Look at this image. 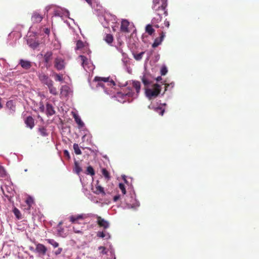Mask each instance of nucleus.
<instances>
[{
    "instance_id": "24",
    "label": "nucleus",
    "mask_w": 259,
    "mask_h": 259,
    "mask_svg": "<svg viewBox=\"0 0 259 259\" xmlns=\"http://www.w3.org/2000/svg\"><path fill=\"white\" fill-rule=\"evenodd\" d=\"M73 117L75 119V122L80 126H82L83 125V122L81 120L80 118L76 114H74Z\"/></svg>"
},
{
    "instance_id": "19",
    "label": "nucleus",
    "mask_w": 259,
    "mask_h": 259,
    "mask_svg": "<svg viewBox=\"0 0 259 259\" xmlns=\"http://www.w3.org/2000/svg\"><path fill=\"white\" fill-rule=\"evenodd\" d=\"M132 84L133 88H134L136 90L137 93L138 94L140 92L141 89L140 82L138 81H133Z\"/></svg>"
},
{
    "instance_id": "53",
    "label": "nucleus",
    "mask_w": 259,
    "mask_h": 259,
    "mask_svg": "<svg viewBox=\"0 0 259 259\" xmlns=\"http://www.w3.org/2000/svg\"><path fill=\"white\" fill-rule=\"evenodd\" d=\"M161 79L162 78H161V76H158V77H157L156 80H157V81H159V80H161Z\"/></svg>"
},
{
    "instance_id": "6",
    "label": "nucleus",
    "mask_w": 259,
    "mask_h": 259,
    "mask_svg": "<svg viewBox=\"0 0 259 259\" xmlns=\"http://www.w3.org/2000/svg\"><path fill=\"white\" fill-rule=\"evenodd\" d=\"M38 77L40 81L46 85H48L49 83L53 82V80L49 78V76L44 72L39 73Z\"/></svg>"
},
{
    "instance_id": "61",
    "label": "nucleus",
    "mask_w": 259,
    "mask_h": 259,
    "mask_svg": "<svg viewBox=\"0 0 259 259\" xmlns=\"http://www.w3.org/2000/svg\"><path fill=\"white\" fill-rule=\"evenodd\" d=\"M61 224H62V223H61V222H60V223H59V225H61Z\"/></svg>"
},
{
    "instance_id": "57",
    "label": "nucleus",
    "mask_w": 259,
    "mask_h": 259,
    "mask_svg": "<svg viewBox=\"0 0 259 259\" xmlns=\"http://www.w3.org/2000/svg\"><path fill=\"white\" fill-rule=\"evenodd\" d=\"M66 21L67 23L69 25H70V22H67V20Z\"/></svg>"
},
{
    "instance_id": "21",
    "label": "nucleus",
    "mask_w": 259,
    "mask_h": 259,
    "mask_svg": "<svg viewBox=\"0 0 259 259\" xmlns=\"http://www.w3.org/2000/svg\"><path fill=\"white\" fill-rule=\"evenodd\" d=\"M145 30L146 32L150 35H151L155 31V30L153 28L152 26L150 24H148L146 26Z\"/></svg>"
},
{
    "instance_id": "56",
    "label": "nucleus",
    "mask_w": 259,
    "mask_h": 259,
    "mask_svg": "<svg viewBox=\"0 0 259 259\" xmlns=\"http://www.w3.org/2000/svg\"><path fill=\"white\" fill-rule=\"evenodd\" d=\"M168 86H169L168 84H167V85L165 86V91L167 90V88Z\"/></svg>"
},
{
    "instance_id": "30",
    "label": "nucleus",
    "mask_w": 259,
    "mask_h": 259,
    "mask_svg": "<svg viewBox=\"0 0 259 259\" xmlns=\"http://www.w3.org/2000/svg\"><path fill=\"white\" fill-rule=\"evenodd\" d=\"M102 174L107 180H109L110 178L109 172L105 168H103L102 169Z\"/></svg>"
},
{
    "instance_id": "29",
    "label": "nucleus",
    "mask_w": 259,
    "mask_h": 259,
    "mask_svg": "<svg viewBox=\"0 0 259 259\" xmlns=\"http://www.w3.org/2000/svg\"><path fill=\"white\" fill-rule=\"evenodd\" d=\"M13 211L17 219H20L21 218L20 211H19V210L18 208H17L16 207H15L13 209Z\"/></svg>"
},
{
    "instance_id": "38",
    "label": "nucleus",
    "mask_w": 259,
    "mask_h": 259,
    "mask_svg": "<svg viewBox=\"0 0 259 259\" xmlns=\"http://www.w3.org/2000/svg\"><path fill=\"white\" fill-rule=\"evenodd\" d=\"M99 250H101V253L103 255L106 254L107 253V251H106V248L104 246H99L98 247Z\"/></svg>"
},
{
    "instance_id": "48",
    "label": "nucleus",
    "mask_w": 259,
    "mask_h": 259,
    "mask_svg": "<svg viewBox=\"0 0 259 259\" xmlns=\"http://www.w3.org/2000/svg\"><path fill=\"white\" fill-rule=\"evenodd\" d=\"M120 198V195H116L114 197H113V201L114 202H116L118 200H119Z\"/></svg>"
},
{
    "instance_id": "13",
    "label": "nucleus",
    "mask_w": 259,
    "mask_h": 259,
    "mask_svg": "<svg viewBox=\"0 0 259 259\" xmlns=\"http://www.w3.org/2000/svg\"><path fill=\"white\" fill-rule=\"evenodd\" d=\"M19 64L21 67L25 69H29L31 67V63L29 61L21 59L19 62Z\"/></svg>"
},
{
    "instance_id": "15",
    "label": "nucleus",
    "mask_w": 259,
    "mask_h": 259,
    "mask_svg": "<svg viewBox=\"0 0 259 259\" xmlns=\"http://www.w3.org/2000/svg\"><path fill=\"white\" fill-rule=\"evenodd\" d=\"M25 123L27 126L32 129L34 126V119L30 116H28L25 120Z\"/></svg>"
},
{
    "instance_id": "7",
    "label": "nucleus",
    "mask_w": 259,
    "mask_h": 259,
    "mask_svg": "<svg viewBox=\"0 0 259 259\" xmlns=\"http://www.w3.org/2000/svg\"><path fill=\"white\" fill-rule=\"evenodd\" d=\"M44 59L46 63V67L49 68L51 66V61L53 59V53L51 51L47 52L44 56Z\"/></svg>"
},
{
    "instance_id": "1",
    "label": "nucleus",
    "mask_w": 259,
    "mask_h": 259,
    "mask_svg": "<svg viewBox=\"0 0 259 259\" xmlns=\"http://www.w3.org/2000/svg\"><path fill=\"white\" fill-rule=\"evenodd\" d=\"M167 6V0H153L152 8L156 14L159 16H167L168 13L166 10Z\"/></svg>"
},
{
    "instance_id": "58",
    "label": "nucleus",
    "mask_w": 259,
    "mask_h": 259,
    "mask_svg": "<svg viewBox=\"0 0 259 259\" xmlns=\"http://www.w3.org/2000/svg\"><path fill=\"white\" fill-rule=\"evenodd\" d=\"M38 18H40L39 21H41V19L42 18V17H38Z\"/></svg>"
},
{
    "instance_id": "47",
    "label": "nucleus",
    "mask_w": 259,
    "mask_h": 259,
    "mask_svg": "<svg viewBox=\"0 0 259 259\" xmlns=\"http://www.w3.org/2000/svg\"><path fill=\"white\" fill-rule=\"evenodd\" d=\"M0 174L2 175V176H3V175H5V169L4 168H3V167L0 166Z\"/></svg>"
},
{
    "instance_id": "2",
    "label": "nucleus",
    "mask_w": 259,
    "mask_h": 259,
    "mask_svg": "<svg viewBox=\"0 0 259 259\" xmlns=\"http://www.w3.org/2000/svg\"><path fill=\"white\" fill-rule=\"evenodd\" d=\"M46 10L47 12H50V14H53L54 16H69L70 14L68 10L54 6L47 7Z\"/></svg>"
},
{
    "instance_id": "27",
    "label": "nucleus",
    "mask_w": 259,
    "mask_h": 259,
    "mask_svg": "<svg viewBox=\"0 0 259 259\" xmlns=\"http://www.w3.org/2000/svg\"><path fill=\"white\" fill-rule=\"evenodd\" d=\"M25 203L29 205V207H31L34 204V200L31 197L28 196L25 200Z\"/></svg>"
},
{
    "instance_id": "49",
    "label": "nucleus",
    "mask_w": 259,
    "mask_h": 259,
    "mask_svg": "<svg viewBox=\"0 0 259 259\" xmlns=\"http://www.w3.org/2000/svg\"><path fill=\"white\" fill-rule=\"evenodd\" d=\"M44 110H45V107L42 104H41V106L39 107V111L41 112H44Z\"/></svg>"
},
{
    "instance_id": "14",
    "label": "nucleus",
    "mask_w": 259,
    "mask_h": 259,
    "mask_svg": "<svg viewBox=\"0 0 259 259\" xmlns=\"http://www.w3.org/2000/svg\"><path fill=\"white\" fill-rule=\"evenodd\" d=\"M97 182V184H98ZM93 192L97 195L102 194V195H105V192L104 190V188L100 185L97 184L96 186V190L93 191Z\"/></svg>"
},
{
    "instance_id": "41",
    "label": "nucleus",
    "mask_w": 259,
    "mask_h": 259,
    "mask_svg": "<svg viewBox=\"0 0 259 259\" xmlns=\"http://www.w3.org/2000/svg\"><path fill=\"white\" fill-rule=\"evenodd\" d=\"M134 93L132 91H128L127 93L124 94L125 96H127L128 97H133L134 96ZM123 95V94H122Z\"/></svg>"
},
{
    "instance_id": "8",
    "label": "nucleus",
    "mask_w": 259,
    "mask_h": 259,
    "mask_svg": "<svg viewBox=\"0 0 259 259\" xmlns=\"http://www.w3.org/2000/svg\"><path fill=\"white\" fill-rule=\"evenodd\" d=\"M88 215L85 214H77L76 215H71L70 217V221L72 223H78L79 220H83L87 218Z\"/></svg>"
},
{
    "instance_id": "60",
    "label": "nucleus",
    "mask_w": 259,
    "mask_h": 259,
    "mask_svg": "<svg viewBox=\"0 0 259 259\" xmlns=\"http://www.w3.org/2000/svg\"><path fill=\"white\" fill-rule=\"evenodd\" d=\"M163 105H164V106H165V105H166V104H165V103H164Z\"/></svg>"
},
{
    "instance_id": "17",
    "label": "nucleus",
    "mask_w": 259,
    "mask_h": 259,
    "mask_svg": "<svg viewBox=\"0 0 259 259\" xmlns=\"http://www.w3.org/2000/svg\"><path fill=\"white\" fill-rule=\"evenodd\" d=\"M46 112L48 115L52 116L55 113V111L54 109V107L51 104L47 103L46 104Z\"/></svg>"
},
{
    "instance_id": "32",
    "label": "nucleus",
    "mask_w": 259,
    "mask_h": 259,
    "mask_svg": "<svg viewBox=\"0 0 259 259\" xmlns=\"http://www.w3.org/2000/svg\"><path fill=\"white\" fill-rule=\"evenodd\" d=\"M144 53H145L144 52H142L139 54H134V58L136 60L139 61L142 59Z\"/></svg>"
},
{
    "instance_id": "50",
    "label": "nucleus",
    "mask_w": 259,
    "mask_h": 259,
    "mask_svg": "<svg viewBox=\"0 0 259 259\" xmlns=\"http://www.w3.org/2000/svg\"><path fill=\"white\" fill-rule=\"evenodd\" d=\"M30 208H31V207H29V205H27L26 206V207H25V208H24V209H25V210H28V211H29V210H30Z\"/></svg>"
},
{
    "instance_id": "37",
    "label": "nucleus",
    "mask_w": 259,
    "mask_h": 259,
    "mask_svg": "<svg viewBox=\"0 0 259 259\" xmlns=\"http://www.w3.org/2000/svg\"><path fill=\"white\" fill-rule=\"evenodd\" d=\"M6 105L8 107L10 108L12 110H14L15 106H13V101H9L7 102Z\"/></svg>"
},
{
    "instance_id": "42",
    "label": "nucleus",
    "mask_w": 259,
    "mask_h": 259,
    "mask_svg": "<svg viewBox=\"0 0 259 259\" xmlns=\"http://www.w3.org/2000/svg\"><path fill=\"white\" fill-rule=\"evenodd\" d=\"M56 80L59 81H62L63 80L62 75H60L59 74H56Z\"/></svg>"
},
{
    "instance_id": "33",
    "label": "nucleus",
    "mask_w": 259,
    "mask_h": 259,
    "mask_svg": "<svg viewBox=\"0 0 259 259\" xmlns=\"http://www.w3.org/2000/svg\"><path fill=\"white\" fill-rule=\"evenodd\" d=\"M82 170V169L81 167L79 165V164L77 163V162H75V167H74V171L75 172L79 174Z\"/></svg>"
},
{
    "instance_id": "20",
    "label": "nucleus",
    "mask_w": 259,
    "mask_h": 259,
    "mask_svg": "<svg viewBox=\"0 0 259 259\" xmlns=\"http://www.w3.org/2000/svg\"><path fill=\"white\" fill-rule=\"evenodd\" d=\"M38 132L39 133L40 135L42 137H47L48 136V133L47 132V129L43 126L40 127L38 128Z\"/></svg>"
},
{
    "instance_id": "35",
    "label": "nucleus",
    "mask_w": 259,
    "mask_h": 259,
    "mask_svg": "<svg viewBox=\"0 0 259 259\" xmlns=\"http://www.w3.org/2000/svg\"><path fill=\"white\" fill-rule=\"evenodd\" d=\"M109 80V78L108 77H101L96 76L94 78L95 81H103L104 82H107Z\"/></svg>"
},
{
    "instance_id": "40",
    "label": "nucleus",
    "mask_w": 259,
    "mask_h": 259,
    "mask_svg": "<svg viewBox=\"0 0 259 259\" xmlns=\"http://www.w3.org/2000/svg\"><path fill=\"white\" fill-rule=\"evenodd\" d=\"M97 236L98 237L104 238L105 237V234L103 232H98Z\"/></svg>"
},
{
    "instance_id": "4",
    "label": "nucleus",
    "mask_w": 259,
    "mask_h": 259,
    "mask_svg": "<svg viewBox=\"0 0 259 259\" xmlns=\"http://www.w3.org/2000/svg\"><path fill=\"white\" fill-rule=\"evenodd\" d=\"M161 87L158 84H155L152 89H147L146 94L147 96L151 99L152 97H157L160 93Z\"/></svg>"
},
{
    "instance_id": "45",
    "label": "nucleus",
    "mask_w": 259,
    "mask_h": 259,
    "mask_svg": "<svg viewBox=\"0 0 259 259\" xmlns=\"http://www.w3.org/2000/svg\"><path fill=\"white\" fill-rule=\"evenodd\" d=\"M43 31L44 32V33L45 34H46L47 35H49V34H50V29L48 28H44L43 29Z\"/></svg>"
},
{
    "instance_id": "55",
    "label": "nucleus",
    "mask_w": 259,
    "mask_h": 259,
    "mask_svg": "<svg viewBox=\"0 0 259 259\" xmlns=\"http://www.w3.org/2000/svg\"><path fill=\"white\" fill-rule=\"evenodd\" d=\"M68 18H69V19L70 21H72V22H74V20H73L72 18H71V17H68Z\"/></svg>"
},
{
    "instance_id": "16",
    "label": "nucleus",
    "mask_w": 259,
    "mask_h": 259,
    "mask_svg": "<svg viewBox=\"0 0 259 259\" xmlns=\"http://www.w3.org/2000/svg\"><path fill=\"white\" fill-rule=\"evenodd\" d=\"M78 58L80 60L81 66L84 69H85V67L89 64V62L88 58L83 55H79Z\"/></svg>"
},
{
    "instance_id": "43",
    "label": "nucleus",
    "mask_w": 259,
    "mask_h": 259,
    "mask_svg": "<svg viewBox=\"0 0 259 259\" xmlns=\"http://www.w3.org/2000/svg\"><path fill=\"white\" fill-rule=\"evenodd\" d=\"M62 251V248H58L55 251V254L56 255H58L59 254H60L61 252Z\"/></svg>"
},
{
    "instance_id": "3",
    "label": "nucleus",
    "mask_w": 259,
    "mask_h": 259,
    "mask_svg": "<svg viewBox=\"0 0 259 259\" xmlns=\"http://www.w3.org/2000/svg\"><path fill=\"white\" fill-rule=\"evenodd\" d=\"M135 28L133 23L126 19H123L121 21L120 31L123 33H127L134 30Z\"/></svg>"
},
{
    "instance_id": "12",
    "label": "nucleus",
    "mask_w": 259,
    "mask_h": 259,
    "mask_svg": "<svg viewBox=\"0 0 259 259\" xmlns=\"http://www.w3.org/2000/svg\"><path fill=\"white\" fill-rule=\"evenodd\" d=\"M164 36L165 35L164 33L161 32L160 34V36L159 37H157L155 39L154 41L152 44V47L155 48L157 47L159 45H160L164 37Z\"/></svg>"
},
{
    "instance_id": "11",
    "label": "nucleus",
    "mask_w": 259,
    "mask_h": 259,
    "mask_svg": "<svg viewBox=\"0 0 259 259\" xmlns=\"http://www.w3.org/2000/svg\"><path fill=\"white\" fill-rule=\"evenodd\" d=\"M97 224L100 227H103L104 229H107L109 227V224L107 221L105 220L104 219H102L100 216H97Z\"/></svg>"
},
{
    "instance_id": "54",
    "label": "nucleus",
    "mask_w": 259,
    "mask_h": 259,
    "mask_svg": "<svg viewBox=\"0 0 259 259\" xmlns=\"http://www.w3.org/2000/svg\"><path fill=\"white\" fill-rule=\"evenodd\" d=\"M35 16V17L39 16V14L36 12V13H35L34 14V16Z\"/></svg>"
},
{
    "instance_id": "5",
    "label": "nucleus",
    "mask_w": 259,
    "mask_h": 259,
    "mask_svg": "<svg viewBox=\"0 0 259 259\" xmlns=\"http://www.w3.org/2000/svg\"><path fill=\"white\" fill-rule=\"evenodd\" d=\"M54 66L58 70H61L64 69L65 63L64 59L57 57L54 61Z\"/></svg>"
},
{
    "instance_id": "52",
    "label": "nucleus",
    "mask_w": 259,
    "mask_h": 259,
    "mask_svg": "<svg viewBox=\"0 0 259 259\" xmlns=\"http://www.w3.org/2000/svg\"><path fill=\"white\" fill-rule=\"evenodd\" d=\"M73 229L75 233H80V231L76 230L75 229V228H74V227H73Z\"/></svg>"
},
{
    "instance_id": "31",
    "label": "nucleus",
    "mask_w": 259,
    "mask_h": 259,
    "mask_svg": "<svg viewBox=\"0 0 259 259\" xmlns=\"http://www.w3.org/2000/svg\"><path fill=\"white\" fill-rule=\"evenodd\" d=\"M141 79L143 83L146 87L148 86L151 83L150 81L148 80V79L146 77L145 75H144L141 78Z\"/></svg>"
},
{
    "instance_id": "26",
    "label": "nucleus",
    "mask_w": 259,
    "mask_h": 259,
    "mask_svg": "<svg viewBox=\"0 0 259 259\" xmlns=\"http://www.w3.org/2000/svg\"><path fill=\"white\" fill-rule=\"evenodd\" d=\"M154 110L161 116H162L165 112V109L161 107L154 108Z\"/></svg>"
},
{
    "instance_id": "22",
    "label": "nucleus",
    "mask_w": 259,
    "mask_h": 259,
    "mask_svg": "<svg viewBox=\"0 0 259 259\" xmlns=\"http://www.w3.org/2000/svg\"><path fill=\"white\" fill-rule=\"evenodd\" d=\"M104 40L108 44H111L113 41V35L111 34H107L105 37Z\"/></svg>"
},
{
    "instance_id": "46",
    "label": "nucleus",
    "mask_w": 259,
    "mask_h": 259,
    "mask_svg": "<svg viewBox=\"0 0 259 259\" xmlns=\"http://www.w3.org/2000/svg\"><path fill=\"white\" fill-rule=\"evenodd\" d=\"M30 46L32 48H36L38 46V44L36 42H34L33 44L30 45Z\"/></svg>"
},
{
    "instance_id": "10",
    "label": "nucleus",
    "mask_w": 259,
    "mask_h": 259,
    "mask_svg": "<svg viewBox=\"0 0 259 259\" xmlns=\"http://www.w3.org/2000/svg\"><path fill=\"white\" fill-rule=\"evenodd\" d=\"M71 92L70 87L67 85H62L60 89V95L61 97L68 96Z\"/></svg>"
},
{
    "instance_id": "28",
    "label": "nucleus",
    "mask_w": 259,
    "mask_h": 259,
    "mask_svg": "<svg viewBox=\"0 0 259 259\" xmlns=\"http://www.w3.org/2000/svg\"><path fill=\"white\" fill-rule=\"evenodd\" d=\"M47 242L51 244L54 247H57L59 246V243L55 241L54 239H47Z\"/></svg>"
},
{
    "instance_id": "44",
    "label": "nucleus",
    "mask_w": 259,
    "mask_h": 259,
    "mask_svg": "<svg viewBox=\"0 0 259 259\" xmlns=\"http://www.w3.org/2000/svg\"><path fill=\"white\" fill-rule=\"evenodd\" d=\"M64 155L65 157H67L68 159H70V155L69 152L67 150L64 151Z\"/></svg>"
},
{
    "instance_id": "23",
    "label": "nucleus",
    "mask_w": 259,
    "mask_h": 259,
    "mask_svg": "<svg viewBox=\"0 0 259 259\" xmlns=\"http://www.w3.org/2000/svg\"><path fill=\"white\" fill-rule=\"evenodd\" d=\"M84 46V43L82 41L78 40L76 42L75 50H80L82 49Z\"/></svg>"
},
{
    "instance_id": "25",
    "label": "nucleus",
    "mask_w": 259,
    "mask_h": 259,
    "mask_svg": "<svg viewBox=\"0 0 259 259\" xmlns=\"http://www.w3.org/2000/svg\"><path fill=\"white\" fill-rule=\"evenodd\" d=\"M73 149L74 150V152L76 155H80L81 154V151L80 150L79 146L77 144L74 143L73 144Z\"/></svg>"
},
{
    "instance_id": "36",
    "label": "nucleus",
    "mask_w": 259,
    "mask_h": 259,
    "mask_svg": "<svg viewBox=\"0 0 259 259\" xmlns=\"http://www.w3.org/2000/svg\"><path fill=\"white\" fill-rule=\"evenodd\" d=\"M119 188L121 190L122 193L123 195L126 194V190H125V186L123 184L119 183Z\"/></svg>"
},
{
    "instance_id": "51",
    "label": "nucleus",
    "mask_w": 259,
    "mask_h": 259,
    "mask_svg": "<svg viewBox=\"0 0 259 259\" xmlns=\"http://www.w3.org/2000/svg\"><path fill=\"white\" fill-rule=\"evenodd\" d=\"M90 5L92 6V0H85Z\"/></svg>"
},
{
    "instance_id": "34",
    "label": "nucleus",
    "mask_w": 259,
    "mask_h": 259,
    "mask_svg": "<svg viewBox=\"0 0 259 259\" xmlns=\"http://www.w3.org/2000/svg\"><path fill=\"white\" fill-rule=\"evenodd\" d=\"M87 171V174H90L91 176H94L95 174L94 169L93 168V167L91 166H88Z\"/></svg>"
},
{
    "instance_id": "39",
    "label": "nucleus",
    "mask_w": 259,
    "mask_h": 259,
    "mask_svg": "<svg viewBox=\"0 0 259 259\" xmlns=\"http://www.w3.org/2000/svg\"><path fill=\"white\" fill-rule=\"evenodd\" d=\"M161 74L162 75H164L167 72V70L166 67H162L160 70Z\"/></svg>"
},
{
    "instance_id": "9",
    "label": "nucleus",
    "mask_w": 259,
    "mask_h": 259,
    "mask_svg": "<svg viewBox=\"0 0 259 259\" xmlns=\"http://www.w3.org/2000/svg\"><path fill=\"white\" fill-rule=\"evenodd\" d=\"M35 250L39 254L44 255L46 254L47 248L44 244L37 243L36 245Z\"/></svg>"
},
{
    "instance_id": "18",
    "label": "nucleus",
    "mask_w": 259,
    "mask_h": 259,
    "mask_svg": "<svg viewBox=\"0 0 259 259\" xmlns=\"http://www.w3.org/2000/svg\"><path fill=\"white\" fill-rule=\"evenodd\" d=\"M47 87H48V88L49 90V92L51 94H52L55 96L58 95V91L57 90V89L54 87L53 82H51L50 83H49V84L47 85Z\"/></svg>"
},
{
    "instance_id": "59",
    "label": "nucleus",
    "mask_w": 259,
    "mask_h": 259,
    "mask_svg": "<svg viewBox=\"0 0 259 259\" xmlns=\"http://www.w3.org/2000/svg\"><path fill=\"white\" fill-rule=\"evenodd\" d=\"M112 83H113L114 85L115 84L114 82L113 81H112Z\"/></svg>"
}]
</instances>
